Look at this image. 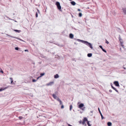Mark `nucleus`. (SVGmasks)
I'll list each match as a JSON object with an SVG mask.
<instances>
[{
  "mask_svg": "<svg viewBox=\"0 0 126 126\" xmlns=\"http://www.w3.org/2000/svg\"><path fill=\"white\" fill-rule=\"evenodd\" d=\"M10 79L11 80V84H12V82H13V80L12 78H10Z\"/></svg>",
  "mask_w": 126,
  "mask_h": 126,
  "instance_id": "21",
  "label": "nucleus"
},
{
  "mask_svg": "<svg viewBox=\"0 0 126 126\" xmlns=\"http://www.w3.org/2000/svg\"><path fill=\"white\" fill-rule=\"evenodd\" d=\"M79 17H81L82 16V14L81 13H79Z\"/></svg>",
  "mask_w": 126,
  "mask_h": 126,
  "instance_id": "25",
  "label": "nucleus"
},
{
  "mask_svg": "<svg viewBox=\"0 0 126 126\" xmlns=\"http://www.w3.org/2000/svg\"><path fill=\"white\" fill-rule=\"evenodd\" d=\"M93 112V111H91V113H92V112Z\"/></svg>",
  "mask_w": 126,
  "mask_h": 126,
  "instance_id": "44",
  "label": "nucleus"
},
{
  "mask_svg": "<svg viewBox=\"0 0 126 126\" xmlns=\"http://www.w3.org/2000/svg\"><path fill=\"white\" fill-rule=\"evenodd\" d=\"M109 91L110 92H112V91L111 90H109Z\"/></svg>",
  "mask_w": 126,
  "mask_h": 126,
  "instance_id": "37",
  "label": "nucleus"
},
{
  "mask_svg": "<svg viewBox=\"0 0 126 126\" xmlns=\"http://www.w3.org/2000/svg\"><path fill=\"white\" fill-rule=\"evenodd\" d=\"M98 110L99 111L100 114V115L102 119H104V118L103 116V115H102L101 113V111L100 110L99 108H98Z\"/></svg>",
  "mask_w": 126,
  "mask_h": 126,
  "instance_id": "7",
  "label": "nucleus"
},
{
  "mask_svg": "<svg viewBox=\"0 0 126 126\" xmlns=\"http://www.w3.org/2000/svg\"><path fill=\"white\" fill-rule=\"evenodd\" d=\"M7 35L8 36L10 37H12V38H16V39H17L20 40L22 41H23V42H24V41L23 40H22L21 39L19 38H18V37H14V36H11V35H8V34H7Z\"/></svg>",
  "mask_w": 126,
  "mask_h": 126,
  "instance_id": "5",
  "label": "nucleus"
},
{
  "mask_svg": "<svg viewBox=\"0 0 126 126\" xmlns=\"http://www.w3.org/2000/svg\"><path fill=\"white\" fill-rule=\"evenodd\" d=\"M25 51V52H26V51H28V50L27 49H26V50H24Z\"/></svg>",
  "mask_w": 126,
  "mask_h": 126,
  "instance_id": "36",
  "label": "nucleus"
},
{
  "mask_svg": "<svg viewBox=\"0 0 126 126\" xmlns=\"http://www.w3.org/2000/svg\"><path fill=\"white\" fill-rule=\"evenodd\" d=\"M73 37H74V35L73 34H72V33H70V34L69 37L70 38L72 39L73 38Z\"/></svg>",
  "mask_w": 126,
  "mask_h": 126,
  "instance_id": "11",
  "label": "nucleus"
},
{
  "mask_svg": "<svg viewBox=\"0 0 126 126\" xmlns=\"http://www.w3.org/2000/svg\"><path fill=\"white\" fill-rule=\"evenodd\" d=\"M58 101H59V102L60 103V105H61L62 104V103L61 100L60 99H59Z\"/></svg>",
  "mask_w": 126,
  "mask_h": 126,
  "instance_id": "20",
  "label": "nucleus"
},
{
  "mask_svg": "<svg viewBox=\"0 0 126 126\" xmlns=\"http://www.w3.org/2000/svg\"><path fill=\"white\" fill-rule=\"evenodd\" d=\"M56 4L57 6L58 9L60 10L61 11V7L60 6V2H57Z\"/></svg>",
  "mask_w": 126,
  "mask_h": 126,
  "instance_id": "3",
  "label": "nucleus"
},
{
  "mask_svg": "<svg viewBox=\"0 0 126 126\" xmlns=\"http://www.w3.org/2000/svg\"><path fill=\"white\" fill-rule=\"evenodd\" d=\"M64 108V106L63 105H62L61 106V108L62 109H63Z\"/></svg>",
  "mask_w": 126,
  "mask_h": 126,
  "instance_id": "31",
  "label": "nucleus"
},
{
  "mask_svg": "<svg viewBox=\"0 0 126 126\" xmlns=\"http://www.w3.org/2000/svg\"><path fill=\"white\" fill-rule=\"evenodd\" d=\"M19 118L20 120H21L23 118V117L22 116H19Z\"/></svg>",
  "mask_w": 126,
  "mask_h": 126,
  "instance_id": "27",
  "label": "nucleus"
},
{
  "mask_svg": "<svg viewBox=\"0 0 126 126\" xmlns=\"http://www.w3.org/2000/svg\"><path fill=\"white\" fill-rule=\"evenodd\" d=\"M87 123L88 126H91V125L89 124V122L88 121H87Z\"/></svg>",
  "mask_w": 126,
  "mask_h": 126,
  "instance_id": "24",
  "label": "nucleus"
},
{
  "mask_svg": "<svg viewBox=\"0 0 126 126\" xmlns=\"http://www.w3.org/2000/svg\"><path fill=\"white\" fill-rule=\"evenodd\" d=\"M83 121H84V122H85L86 121H87H87H88V120H87V119L86 118V117L84 118L83 119Z\"/></svg>",
  "mask_w": 126,
  "mask_h": 126,
  "instance_id": "19",
  "label": "nucleus"
},
{
  "mask_svg": "<svg viewBox=\"0 0 126 126\" xmlns=\"http://www.w3.org/2000/svg\"><path fill=\"white\" fill-rule=\"evenodd\" d=\"M92 53H89V54H87V56L88 57H90L92 56Z\"/></svg>",
  "mask_w": 126,
  "mask_h": 126,
  "instance_id": "18",
  "label": "nucleus"
},
{
  "mask_svg": "<svg viewBox=\"0 0 126 126\" xmlns=\"http://www.w3.org/2000/svg\"><path fill=\"white\" fill-rule=\"evenodd\" d=\"M107 125L108 126H111L112 125V123L110 122H109L107 123Z\"/></svg>",
  "mask_w": 126,
  "mask_h": 126,
  "instance_id": "15",
  "label": "nucleus"
},
{
  "mask_svg": "<svg viewBox=\"0 0 126 126\" xmlns=\"http://www.w3.org/2000/svg\"><path fill=\"white\" fill-rule=\"evenodd\" d=\"M114 83L116 86L117 87L119 86V85L118 81H115L114 82Z\"/></svg>",
  "mask_w": 126,
  "mask_h": 126,
  "instance_id": "6",
  "label": "nucleus"
},
{
  "mask_svg": "<svg viewBox=\"0 0 126 126\" xmlns=\"http://www.w3.org/2000/svg\"><path fill=\"white\" fill-rule=\"evenodd\" d=\"M123 12L125 14H126V8H123Z\"/></svg>",
  "mask_w": 126,
  "mask_h": 126,
  "instance_id": "16",
  "label": "nucleus"
},
{
  "mask_svg": "<svg viewBox=\"0 0 126 126\" xmlns=\"http://www.w3.org/2000/svg\"><path fill=\"white\" fill-rule=\"evenodd\" d=\"M15 49L16 50H18L19 48L18 47H16L15 48Z\"/></svg>",
  "mask_w": 126,
  "mask_h": 126,
  "instance_id": "29",
  "label": "nucleus"
},
{
  "mask_svg": "<svg viewBox=\"0 0 126 126\" xmlns=\"http://www.w3.org/2000/svg\"><path fill=\"white\" fill-rule=\"evenodd\" d=\"M115 90V91H116V92H118V90H116V89H115V90Z\"/></svg>",
  "mask_w": 126,
  "mask_h": 126,
  "instance_id": "35",
  "label": "nucleus"
},
{
  "mask_svg": "<svg viewBox=\"0 0 126 126\" xmlns=\"http://www.w3.org/2000/svg\"><path fill=\"white\" fill-rule=\"evenodd\" d=\"M37 12H36V17H37L38 16V14H40V12L39 10L38 9H37Z\"/></svg>",
  "mask_w": 126,
  "mask_h": 126,
  "instance_id": "8",
  "label": "nucleus"
},
{
  "mask_svg": "<svg viewBox=\"0 0 126 126\" xmlns=\"http://www.w3.org/2000/svg\"><path fill=\"white\" fill-rule=\"evenodd\" d=\"M8 87H5V88H0V92L1 91L7 89Z\"/></svg>",
  "mask_w": 126,
  "mask_h": 126,
  "instance_id": "12",
  "label": "nucleus"
},
{
  "mask_svg": "<svg viewBox=\"0 0 126 126\" xmlns=\"http://www.w3.org/2000/svg\"><path fill=\"white\" fill-rule=\"evenodd\" d=\"M106 43H107L108 44H109V42L107 41V40H106Z\"/></svg>",
  "mask_w": 126,
  "mask_h": 126,
  "instance_id": "32",
  "label": "nucleus"
},
{
  "mask_svg": "<svg viewBox=\"0 0 126 126\" xmlns=\"http://www.w3.org/2000/svg\"><path fill=\"white\" fill-rule=\"evenodd\" d=\"M39 77H38L37 78V79H38L39 78Z\"/></svg>",
  "mask_w": 126,
  "mask_h": 126,
  "instance_id": "43",
  "label": "nucleus"
},
{
  "mask_svg": "<svg viewBox=\"0 0 126 126\" xmlns=\"http://www.w3.org/2000/svg\"><path fill=\"white\" fill-rule=\"evenodd\" d=\"M99 47L100 48H101L102 49V51L103 52H105V53H106V52H107L103 48H102V46L100 45L99 46Z\"/></svg>",
  "mask_w": 126,
  "mask_h": 126,
  "instance_id": "10",
  "label": "nucleus"
},
{
  "mask_svg": "<svg viewBox=\"0 0 126 126\" xmlns=\"http://www.w3.org/2000/svg\"><path fill=\"white\" fill-rule=\"evenodd\" d=\"M118 30H120V29L119 28H118Z\"/></svg>",
  "mask_w": 126,
  "mask_h": 126,
  "instance_id": "41",
  "label": "nucleus"
},
{
  "mask_svg": "<svg viewBox=\"0 0 126 126\" xmlns=\"http://www.w3.org/2000/svg\"><path fill=\"white\" fill-rule=\"evenodd\" d=\"M85 122H84V121H83V122H82V124L83 125H84L85 124Z\"/></svg>",
  "mask_w": 126,
  "mask_h": 126,
  "instance_id": "30",
  "label": "nucleus"
},
{
  "mask_svg": "<svg viewBox=\"0 0 126 126\" xmlns=\"http://www.w3.org/2000/svg\"><path fill=\"white\" fill-rule=\"evenodd\" d=\"M72 108V105H70V110L71 111Z\"/></svg>",
  "mask_w": 126,
  "mask_h": 126,
  "instance_id": "23",
  "label": "nucleus"
},
{
  "mask_svg": "<svg viewBox=\"0 0 126 126\" xmlns=\"http://www.w3.org/2000/svg\"><path fill=\"white\" fill-rule=\"evenodd\" d=\"M68 126H72L70 124H68Z\"/></svg>",
  "mask_w": 126,
  "mask_h": 126,
  "instance_id": "38",
  "label": "nucleus"
},
{
  "mask_svg": "<svg viewBox=\"0 0 126 126\" xmlns=\"http://www.w3.org/2000/svg\"><path fill=\"white\" fill-rule=\"evenodd\" d=\"M14 31L16 32H17L18 33H19L21 32V31L17 30H14Z\"/></svg>",
  "mask_w": 126,
  "mask_h": 126,
  "instance_id": "17",
  "label": "nucleus"
},
{
  "mask_svg": "<svg viewBox=\"0 0 126 126\" xmlns=\"http://www.w3.org/2000/svg\"><path fill=\"white\" fill-rule=\"evenodd\" d=\"M0 72L2 73H3V71L1 69L0 70Z\"/></svg>",
  "mask_w": 126,
  "mask_h": 126,
  "instance_id": "34",
  "label": "nucleus"
},
{
  "mask_svg": "<svg viewBox=\"0 0 126 126\" xmlns=\"http://www.w3.org/2000/svg\"><path fill=\"white\" fill-rule=\"evenodd\" d=\"M14 84V85H15V83H14L13 82H12V84Z\"/></svg>",
  "mask_w": 126,
  "mask_h": 126,
  "instance_id": "39",
  "label": "nucleus"
},
{
  "mask_svg": "<svg viewBox=\"0 0 126 126\" xmlns=\"http://www.w3.org/2000/svg\"><path fill=\"white\" fill-rule=\"evenodd\" d=\"M45 74V73H41L40 74V77H41L43 76Z\"/></svg>",
  "mask_w": 126,
  "mask_h": 126,
  "instance_id": "22",
  "label": "nucleus"
},
{
  "mask_svg": "<svg viewBox=\"0 0 126 126\" xmlns=\"http://www.w3.org/2000/svg\"><path fill=\"white\" fill-rule=\"evenodd\" d=\"M82 121H79V123L80 124H81V123H82Z\"/></svg>",
  "mask_w": 126,
  "mask_h": 126,
  "instance_id": "33",
  "label": "nucleus"
},
{
  "mask_svg": "<svg viewBox=\"0 0 126 126\" xmlns=\"http://www.w3.org/2000/svg\"><path fill=\"white\" fill-rule=\"evenodd\" d=\"M84 106V104L81 103L78 106V107L79 108H80V109L82 110H85V107H84L83 108H82V107H83Z\"/></svg>",
  "mask_w": 126,
  "mask_h": 126,
  "instance_id": "2",
  "label": "nucleus"
},
{
  "mask_svg": "<svg viewBox=\"0 0 126 126\" xmlns=\"http://www.w3.org/2000/svg\"><path fill=\"white\" fill-rule=\"evenodd\" d=\"M52 96L55 99L57 100V101L59 99V98L54 94H52Z\"/></svg>",
  "mask_w": 126,
  "mask_h": 126,
  "instance_id": "4",
  "label": "nucleus"
},
{
  "mask_svg": "<svg viewBox=\"0 0 126 126\" xmlns=\"http://www.w3.org/2000/svg\"><path fill=\"white\" fill-rule=\"evenodd\" d=\"M59 77V76L58 74H56V75H55L54 76V78H55L57 79Z\"/></svg>",
  "mask_w": 126,
  "mask_h": 126,
  "instance_id": "14",
  "label": "nucleus"
},
{
  "mask_svg": "<svg viewBox=\"0 0 126 126\" xmlns=\"http://www.w3.org/2000/svg\"><path fill=\"white\" fill-rule=\"evenodd\" d=\"M119 40H120L121 39V38H120V37H119Z\"/></svg>",
  "mask_w": 126,
  "mask_h": 126,
  "instance_id": "42",
  "label": "nucleus"
},
{
  "mask_svg": "<svg viewBox=\"0 0 126 126\" xmlns=\"http://www.w3.org/2000/svg\"><path fill=\"white\" fill-rule=\"evenodd\" d=\"M37 80H36L35 79H32V81L33 82H35Z\"/></svg>",
  "mask_w": 126,
  "mask_h": 126,
  "instance_id": "26",
  "label": "nucleus"
},
{
  "mask_svg": "<svg viewBox=\"0 0 126 126\" xmlns=\"http://www.w3.org/2000/svg\"><path fill=\"white\" fill-rule=\"evenodd\" d=\"M78 10L79 11H81L79 9H78Z\"/></svg>",
  "mask_w": 126,
  "mask_h": 126,
  "instance_id": "40",
  "label": "nucleus"
},
{
  "mask_svg": "<svg viewBox=\"0 0 126 126\" xmlns=\"http://www.w3.org/2000/svg\"><path fill=\"white\" fill-rule=\"evenodd\" d=\"M77 40L78 41L81 42L84 44H85L86 45L88 46L91 49H92L93 48V46L90 43L88 42L87 41L82 40L79 39H77Z\"/></svg>",
  "mask_w": 126,
  "mask_h": 126,
  "instance_id": "1",
  "label": "nucleus"
},
{
  "mask_svg": "<svg viewBox=\"0 0 126 126\" xmlns=\"http://www.w3.org/2000/svg\"><path fill=\"white\" fill-rule=\"evenodd\" d=\"M54 83L53 82H51L47 84V85L48 86L51 85Z\"/></svg>",
  "mask_w": 126,
  "mask_h": 126,
  "instance_id": "9",
  "label": "nucleus"
},
{
  "mask_svg": "<svg viewBox=\"0 0 126 126\" xmlns=\"http://www.w3.org/2000/svg\"><path fill=\"white\" fill-rule=\"evenodd\" d=\"M111 87L114 90H115L116 88H114V87H113L112 85H111Z\"/></svg>",
  "mask_w": 126,
  "mask_h": 126,
  "instance_id": "28",
  "label": "nucleus"
},
{
  "mask_svg": "<svg viewBox=\"0 0 126 126\" xmlns=\"http://www.w3.org/2000/svg\"><path fill=\"white\" fill-rule=\"evenodd\" d=\"M124 69H125V67H124Z\"/></svg>",
  "mask_w": 126,
  "mask_h": 126,
  "instance_id": "45",
  "label": "nucleus"
},
{
  "mask_svg": "<svg viewBox=\"0 0 126 126\" xmlns=\"http://www.w3.org/2000/svg\"><path fill=\"white\" fill-rule=\"evenodd\" d=\"M71 3L73 5H75L76 4V3L74 1H73L71 2Z\"/></svg>",
  "mask_w": 126,
  "mask_h": 126,
  "instance_id": "13",
  "label": "nucleus"
},
{
  "mask_svg": "<svg viewBox=\"0 0 126 126\" xmlns=\"http://www.w3.org/2000/svg\"><path fill=\"white\" fill-rule=\"evenodd\" d=\"M79 103H78V104H79Z\"/></svg>",
  "mask_w": 126,
  "mask_h": 126,
  "instance_id": "46",
  "label": "nucleus"
}]
</instances>
